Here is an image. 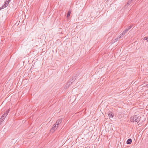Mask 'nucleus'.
<instances>
[{
  "label": "nucleus",
  "instance_id": "nucleus-1",
  "mask_svg": "<svg viewBox=\"0 0 148 148\" xmlns=\"http://www.w3.org/2000/svg\"><path fill=\"white\" fill-rule=\"evenodd\" d=\"M141 117L137 115L132 116L130 118V121L131 122L135 121L138 123L140 121Z\"/></svg>",
  "mask_w": 148,
  "mask_h": 148
},
{
  "label": "nucleus",
  "instance_id": "nucleus-2",
  "mask_svg": "<svg viewBox=\"0 0 148 148\" xmlns=\"http://www.w3.org/2000/svg\"><path fill=\"white\" fill-rule=\"evenodd\" d=\"M6 116H5L4 114H3L2 116L1 117L0 119V125H1L2 123L4 121L5 117Z\"/></svg>",
  "mask_w": 148,
  "mask_h": 148
},
{
  "label": "nucleus",
  "instance_id": "nucleus-3",
  "mask_svg": "<svg viewBox=\"0 0 148 148\" xmlns=\"http://www.w3.org/2000/svg\"><path fill=\"white\" fill-rule=\"evenodd\" d=\"M71 83H70V82L68 81L67 83L66 84L64 88V89L66 90L68 88L69 86L71 85Z\"/></svg>",
  "mask_w": 148,
  "mask_h": 148
},
{
  "label": "nucleus",
  "instance_id": "nucleus-4",
  "mask_svg": "<svg viewBox=\"0 0 148 148\" xmlns=\"http://www.w3.org/2000/svg\"><path fill=\"white\" fill-rule=\"evenodd\" d=\"M58 127V126H56V125L55 124L53 127L51 129V131L52 132H53L54 131H55L57 128Z\"/></svg>",
  "mask_w": 148,
  "mask_h": 148
},
{
  "label": "nucleus",
  "instance_id": "nucleus-5",
  "mask_svg": "<svg viewBox=\"0 0 148 148\" xmlns=\"http://www.w3.org/2000/svg\"><path fill=\"white\" fill-rule=\"evenodd\" d=\"M76 76L73 77L72 78L70 79L68 81L70 82V83H71V84L76 79Z\"/></svg>",
  "mask_w": 148,
  "mask_h": 148
},
{
  "label": "nucleus",
  "instance_id": "nucleus-6",
  "mask_svg": "<svg viewBox=\"0 0 148 148\" xmlns=\"http://www.w3.org/2000/svg\"><path fill=\"white\" fill-rule=\"evenodd\" d=\"M62 120V119H58L56 123L55 124L57 126H58V125H59L61 123Z\"/></svg>",
  "mask_w": 148,
  "mask_h": 148
},
{
  "label": "nucleus",
  "instance_id": "nucleus-7",
  "mask_svg": "<svg viewBox=\"0 0 148 148\" xmlns=\"http://www.w3.org/2000/svg\"><path fill=\"white\" fill-rule=\"evenodd\" d=\"M132 142V140L131 138L128 139L126 142L127 144H130Z\"/></svg>",
  "mask_w": 148,
  "mask_h": 148
},
{
  "label": "nucleus",
  "instance_id": "nucleus-8",
  "mask_svg": "<svg viewBox=\"0 0 148 148\" xmlns=\"http://www.w3.org/2000/svg\"><path fill=\"white\" fill-rule=\"evenodd\" d=\"M71 13V11L70 10H69L68 11V12L67 13V15L66 16V17L67 18H68V17H69Z\"/></svg>",
  "mask_w": 148,
  "mask_h": 148
},
{
  "label": "nucleus",
  "instance_id": "nucleus-9",
  "mask_svg": "<svg viewBox=\"0 0 148 148\" xmlns=\"http://www.w3.org/2000/svg\"><path fill=\"white\" fill-rule=\"evenodd\" d=\"M108 115L109 116V117L111 118H112L114 116V114L113 113H112L111 112L109 113L108 114Z\"/></svg>",
  "mask_w": 148,
  "mask_h": 148
},
{
  "label": "nucleus",
  "instance_id": "nucleus-10",
  "mask_svg": "<svg viewBox=\"0 0 148 148\" xmlns=\"http://www.w3.org/2000/svg\"><path fill=\"white\" fill-rule=\"evenodd\" d=\"M10 110V109H8V110H7L3 114H4L5 116H6L8 115L9 112Z\"/></svg>",
  "mask_w": 148,
  "mask_h": 148
},
{
  "label": "nucleus",
  "instance_id": "nucleus-11",
  "mask_svg": "<svg viewBox=\"0 0 148 148\" xmlns=\"http://www.w3.org/2000/svg\"><path fill=\"white\" fill-rule=\"evenodd\" d=\"M8 5H7L6 4H5L3 5L1 7V9H3L6 7Z\"/></svg>",
  "mask_w": 148,
  "mask_h": 148
},
{
  "label": "nucleus",
  "instance_id": "nucleus-12",
  "mask_svg": "<svg viewBox=\"0 0 148 148\" xmlns=\"http://www.w3.org/2000/svg\"><path fill=\"white\" fill-rule=\"evenodd\" d=\"M8 5H7L6 4H5L3 5L1 7V9H3L6 7Z\"/></svg>",
  "mask_w": 148,
  "mask_h": 148
},
{
  "label": "nucleus",
  "instance_id": "nucleus-13",
  "mask_svg": "<svg viewBox=\"0 0 148 148\" xmlns=\"http://www.w3.org/2000/svg\"><path fill=\"white\" fill-rule=\"evenodd\" d=\"M8 5H7L6 4H5L3 5L1 7V9H3L6 7Z\"/></svg>",
  "mask_w": 148,
  "mask_h": 148
},
{
  "label": "nucleus",
  "instance_id": "nucleus-14",
  "mask_svg": "<svg viewBox=\"0 0 148 148\" xmlns=\"http://www.w3.org/2000/svg\"><path fill=\"white\" fill-rule=\"evenodd\" d=\"M132 1H132V0H129L128 2H127V4L126 5H127V6H128V5H130Z\"/></svg>",
  "mask_w": 148,
  "mask_h": 148
},
{
  "label": "nucleus",
  "instance_id": "nucleus-15",
  "mask_svg": "<svg viewBox=\"0 0 148 148\" xmlns=\"http://www.w3.org/2000/svg\"><path fill=\"white\" fill-rule=\"evenodd\" d=\"M10 2V1H9V0H6L5 4L8 5L9 3Z\"/></svg>",
  "mask_w": 148,
  "mask_h": 148
},
{
  "label": "nucleus",
  "instance_id": "nucleus-16",
  "mask_svg": "<svg viewBox=\"0 0 148 148\" xmlns=\"http://www.w3.org/2000/svg\"><path fill=\"white\" fill-rule=\"evenodd\" d=\"M127 32V31L125 30V29L123 31L122 34H121L123 36V35H124L126 32Z\"/></svg>",
  "mask_w": 148,
  "mask_h": 148
},
{
  "label": "nucleus",
  "instance_id": "nucleus-17",
  "mask_svg": "<svg viewBox=\"0 0 148 148\" xmlns=\"http://www.w3.org/2000/svg\"><path fill=\"white\" fill-rule=\"evenodd\" d=\"M123 36H122V35H121V36H118L117 38V40H119L121 38L123 37Z\"/></svg>",
  "mask_w": 148,
  "mask_h": 148
},
{
  "label": "nucleus",
  "instance_id": "nucleus-18",
  "mask_svg": "<svg viewBox=\"0 0 148 148\" xmlns=\"http://www.w3.org/2000/svg\"><path fill=\"white\" fill-rule=\"evenodd\" d=\"M144 39L146 40L147 42H148V37H144Z\"/></svg>",
  "mask_w": 148,
  "mask_h": 148
},
{
  "label": "nucleus",
  "instance_id": "nucleus-19",
  "mask_svg": "<svg viewBox=\"0 0 148 148\" xmlns=\"http://www.w3.org/2000/svg\"><path fill=\"white\" fill-rule=\"evenodd\" d=\"M132 26H129L128 27H127V29L128 30H129L132 27Z\"/></svg>",
  "mask_w": 148,
  "mask_h": 148
},
{
  "label": "nucleus",
  "instance_id": "nucleus-20",
  "mask_svg": "<svg viewBox=\"0 0 148 148\" xmlns=\"http://www.w3.org/2000/svg\"><path fill=\"white\" fill-rule=\"evenodd\" d=\"M118 40H117V38H116V39H115V40H114V42H116Z\"/></svg>",
  "mask_w": 148,
  "mask_h": 148
},
{
  "label": "nucleus",
  "instance_id": "nucleus-21",
  "mask_svg": "<svg viewBox=\"0 0 148 148\" xmlns=\"http://www.w3.org/2000/svg\"><path fill=\"white\" fill-rule=\"evenodd\" d=\"M125 30L127 31V32L129 30H128L127 29H125Z\"/></svg>",
  "mask_w": 148,
  "mask_h": 148
},
{
  "label": "nucleus",
  "instance_id": "nucleus-22",
  "mask_svg": "<svg viewBox=\"0 0 148 148\" xmlns=\"http://www.w3.org/2000/svg\"><path fill=\"white\" fill-rule=\"evenodd\" d=\"M146 86H147L148 87V84H147V85H146Z\"/></svg>",
  "mask_w": 148,
  "mask_h": 148
},
{
  "label": "nucleus",
  "instance_id": "nucleus-23",
  "mask_svg": "<svg viewBox=\"0 0 148 148\" xmlns=\"http://www.w3.org/2000/svg\"><path fill=\"white\" fill-rule=\"evenodd\" d=\"M132 1H134V0H132Z\"/></svg>",
  "mask_w": 148,
  "mask_h": 148
},
{
  "label": "nucleus",
  "instance_id": "nucleus-24",
  "mask_svg": "<svg viewBox=\"0 0 148 148\" xmlns=\"http://www.w3.org/2000/svg\"><path fill=\"white\" fill-rule=\"evenodd\" d=\"M1 8H0V10H1Z\"/></svg>",
  "mask_w": 148,
  "mask_h": 148
}]
</instances>
